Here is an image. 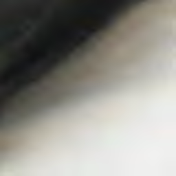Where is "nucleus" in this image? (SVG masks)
Listing matches in <instances>:
<instances>
[{"mask_svg":"<svg viewBox=\"0 0 176 176\" xmlns=\"http://www.w3.org/2000/svg\"><path fill=\"white\" fill-rule=\"evenodd\" d=\"M113 20H114L113 16H110L107 19V24H112V23H113Z\"/></svg>","mask_w":176,"mask_h":176,"instance_id":"nucleus-1","label":"nucleus"},{"mask_svg":"<svg viewBox=\"0 0 176 176\" xmlns=\"http://www.w3.org/2000/svg\"><path fill=\"white\" fill-rule=\"evenodd\" d=\"M87 35L88 36H90V35H93V33H91V32H87Z\"/></svg>","mask_w":176,"mask_h":176,"instance_id":"nucleus-2","label":"nucleus"}]
</instances>
